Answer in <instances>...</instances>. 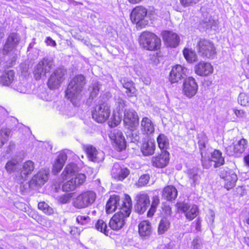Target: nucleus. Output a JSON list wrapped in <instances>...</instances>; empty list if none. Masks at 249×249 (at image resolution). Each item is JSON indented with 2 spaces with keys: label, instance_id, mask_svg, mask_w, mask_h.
Here are the masks:
<instances>
[{
  "label": "nucleus",
  "instance_id": "4be33fe9",
  "mask_svg": "<svg viewBox=\"0 0 249 249\" xmlns=\"http://www.w3.org/2000/svg\"><path fill=\"white\" fill-rule=\"evenodd\" d=\"M194 70L196 75L201 77H205L213 72V68L210 63L200 61L195 65Z\"/></svg>",
  "mask_w": 249,
  "mask_h": 249
},
{
  "label": "nucleus",
  "instance_id": "e433bc0d",
  "mask_svg": "<svg viewBox=\"0 0 249 249\" xmlns=\"http://www.w3.org/2000/svg\"><path fill=\"white\" fill-rule=\"evenodd\" d=\"M159 148L161 151H168L169 149V141L167 137L164 134H160L157 138Z\"/></svg>",
  "mask_w": 249,
  "mask_h": 249
},
{
  "label": "nucleus",
  "instance_id": "cd10ccee",
  "mask_svg": "<svg viewBox=\"0 0 249 249\" xmlns=\"http://www.w3.org/2000/svg\"><path fill=\"white\" fill-rule=\"evenodd\" d=\"M123 87L125 89V93L129 97H136L138 94V90L136 88L135 84L130 79L126 78H123L122 80Z\"/></svg>",
  "mask_w": 249,
  "mask_h": 249
},
{
  "label": "nucleus",
  "instance_id": "f3484780",
  "mask_svg": "<svg viewBox=\"0 0 249 249\" xmlns=\"http://www.w3.org/2000/svg\"><path fill=\"white\" fill-rule=\"evenodd\" d=\"M20 41V36L18 33H10L8 36L6 42L3 47L2 51L3 54L7 55L10 52L14 53Z\"/></svg>",
  "mask_w": 249,
  "mask_h": 249
},
{
  "label": "nucleus",
  "instance_id": "c03bdc74",
  "mask_svg": "<svg viewBox=\"0 0 249 249\" xmlns=\"http://www.w3.org/2000/svg\"><path fill=\"white\" fill-rule=\"evenodd\" d=\"M122 120L121 117L115 112H113L110 120L108 121L107 124L111 128L115 127L118 126Z\"/></svg>",
  "mask_w": 249,
  "mask_h": 249
},
{
  "label": "nucleus",
  "instance_id": "864d4df0",
  "mask_svg": "<svg viewBox=\"0 0 249 249\" xmlns=\"http://www.w3.org/2000/svg\"><path fill=\"white\" fill-rule=\"evenodd\" d=\"M238 102L243 106H246L248 103V98L245 94H240L238 98Z\"/></svg>",
  "mask_w": 249,
  "mask_h": 249
},
{
  "label": "nucleus",
  "instance_id": "a878e982",
  "mask_svg": "<svg viewBox=\"0 0 249 249\" xmlns=\"http://www.w3.org/2000/svg\"><path fill=\"white\" fill-rule=\"evenodd\" d=\"M151 223L148 220H143L138 224V233L142 239L149 237L152 233Z\"/></svg>",
  "mask_w": 249,
  "mask_h": 249
},
{
  "label": "nucleus",
  "instance_id": "37998d69",
  "mask_svg": "<svg viewBox=\"0 0 249 249\" xmlns=\"http://www.w3.org/2000/svg\"><path fill=\"white\" fill-rule=\"evenodd\" d=\"M37 208L46 215H51L54 213L53 209L44 201L38 203Z\"/></svg>",
  "mask_w": 249,
  "mask_h": 249
},
{
  "label": "nucleus",
  "instance_id": "0e129e2a",
  "mask_svg": "<svg viewBox=\"0 0 249 249\" xmlns=\"http://www.w3.org/2000/svg\"><path fill=\"white\" fill-rule=\"evenodd\" d=\"M155 55H156V56H157L158 57H160L161 56V55L160 54V53H156Z\"/></svg>",
  "mask_w": 249,
  "mask_h": 249
},
{
  "label": "nucleus",
  "instance_id": "9b49d317",
  "mask_svg": "<svg viewBox=\"0 0 249 249\" xmlns=\"http://www.w3.org/2000/svg\"><path fill=\"white\" fill-rule=\"evenodd\" d=\"M73 171V170L71 165H66L61 174V178L63 180L62 190L64 192H72L77 188L71 178V175Z\"/></svg>",
  "mask_w": 249,
  "mask_h": 249
},
{
  "label": "nucleus",
  "instance_id": "338daca9",
  "mask_svg": "<svg viewBox=\"0 0 249 249\" xmlns=\"http://www.w3.org/2000/svg\"><path fill=\"white\" fill-rule=\"evenodd\" d=\"M0 249H3V248H2V247H0Z\"/></svg>",
  "mask_w": 249,
  "mask_h": 249
},
{
  "label": "nucleus",
  "instance_id": "4468645a",
  "mask_svg": "<svg viewBox=\"0 0 249 249\" xmlns=\"http://www.w3.org/2000/svg\"><path fill=\"white\" fill-rule=\"evenodd\" d=\"M212 162H214V167L217 168L225 163V159L222 156V152L218 149H214L211 153L209 159L202 160V165L206 169H208L212 166Z\"/></svg>",
  "mask_w": 249,
  "mask_h": 249
},
{
  "label": "nucleus",
  "instance_id": "6e6552de",
  "mask_svg": "<svg viewBox=\"0 0 249 249\" xmlns=\"http://www.w3.org/2000/svg\"><path fill=\"white\" fill-rule=\"evenodd\" d=\"M66 71L63 68H56L51 74L47 82L49 89L53 90L58 88L65 80Z\"/></svg>",
  "mask_w": 249,
  "mask_h": 249
},
{
  "label": "nucleus",
  "instance_id": "423d86ee",
  "mask_svg": "<svg viewBox=\"0 0 249 249\" xmlns=\"http://www.w3.org/2000/svg\"><path fill=\"white\" fill-rule=\"evenodd\" d=\"M96 195L92 191H85L79 194L73 200V205L76 208L82 209L91 205L95 201Z\"/></svg>",
  "mask_w": 249,
  "mask_h": 249
},
{
  "label": "nucleus",
  "instance_id": "0eeeda50",
  "mask_svg": "<svg viewBox=\"0 0 249 249\" xmlns=\"http://www.w3.org/2000/svg\"><path fill=\"white\" fill-rule=\"evenodd\" d=\"M134 209L135 212L139 214L144 213L150 204V198L149 194L145 191H141L136 195Z\"/></svg>",
  "mask_w": 249,
  "mask_h": 249
},
{
  "label": "nucleus",
  "instance_id": "a18cd8bd",
  "mask_svg": "<svg viewBox=\"0 0 249 249\" xmlns=\"http://www.w3.org/2000/svg\"><path fill=\"white\" fill-rule=\"evenodd\" d=\"M10 135V131L6 129L0 130V149L6 143Z\"/></svg>",
  "mask_w": 249,
  "mask_h": 249
},
{
  "label": "nucleus",
  "instance_id": "7ed1b4c3",
  "mask_svg": "<svg viewBox=\"0 0 249 249\" xmlns=\"http://www.w3.org/2000/svg\"><path fill=\"white\" fill-rule=\"evenodd\" d=\"M196 48L199 56L203 59H213L217 53L214 43L205 38H199L198 39Z\"/></svg>",
  "mask_w": 249,
  "mask_h": 249
},
{
  "label": "nucleus",
  "instance_id": "4d7b16f0",
  "mask_svg": "<svg viewBox=\"0 0 249 249\" xmlns=\"http://www.w3.org/2000/svg\"><path fill=\"white\" fill-rule=\"evenodd\" d=\"M234 112L236 116L239 118H242L244 116L245 112L243 110L235 109Z\"/></svg>",
  "mask_w": 249,
  "mask_h": 249
},
{
  "label": "nucleus",
  "instance_id": "c9c22d12",
  "mask_svg": "<svg viewBox=\"0 0 249 249\" xmlns=\"http://www.w3.org/2000/svg\"><path fill=\"white\" fill-rule=\"evenodd\" d=\"M47 176L42 173H37L35 175L29 182L30 187H40L43 185L47 181Z\"/></svg>",
  "mask_w": 249,
  "mask_h": 249
},
{
  "label": "nucleus",
  "instance_id": "2f4dec72",
  "mask_svg": "<svg viewBox=\"0 0 249 249\" xmlns=\"http://www.w3.org/2000/svg\"><path fill=\"white\" fill-rule=\"evenodd\" d=\"M81 92L80 91L77 90V89H74V88L68 85L65 91V96L73 105H75L82 97Z\"/></svg>",
  "mask_w": 249,
  "mask_h": 249
},
{
  "label": "nucleus",
  "instance_id": "9d476101",
  "mask_svg": "<svg viewBox=\"0 0 249 249\" xmlns=\"http://www.w3.org/2000/svg\"><path fill=\"white\" fill-rule=\"evenodd\" d=\"M219 176L224 181V187L230 190L234 188L238 179L237 175L228 168H221L220 169Z\"/></svg>",
  "mask_w": 249,
  "mask_h": 249
},
{
  "label": "nucleus",
  "instance_id": "79ce46f5",
  "mask_svg": "<svg viewBox=\"0 0 249 249\" xmlns=\"http://www.w3.org/2000/svg\"><path fill=\"white\" fill-rule=\"evenodd\" d=\"M160 202V200L158 196H153L151 204H150V207L147 212L148 217H152L154 215Z\"/></svg>",
  "mask_w": 249,
  "mask_h": 249
},
{
  "label": "nucleus",
  "instance_id": "3c124183",
  "mask_svg": "<svg viewBox=\"0 0 249 249\" xmlns=\"http://www.w3.org/2000/svg\"><path fill=\"white\" fill-rule=\"evenodd\" d=\"M18 163L15 160L8 161L5 165V169L9 173H11L15 169L16 166Z\"/></svg>",
  "mask_w": 249,
  "mask_h": 249
},
{
  "label": "nucleus",
  "instance_id": "7c9ffc66",
  "mask_svg": "<svg viewBox=\"0 0 249 249\" xmlns=\"http://www.w3.org/2000/svg\"><path fill=\"white\" fill-rule=\"evenodd\" d=\"M155 141L153 139L151 138L144 140L141 147V151L145 156L152 155L155 153Z\"/></svg>",
  "mask_w": 249,
  "mask_h": 249
},
{
  "label": "nucleus",
  "instance_id": "a19ab883",
  "mask_svg": "<svg viewBox=\"0 0 249 249\" xmlns=\"http://www.w3.org/2000/svg\"><path fill=\"white\" fill-rule=\"evenodd\" d=\"M43 62H39L36 65L34 72L36 80H39L42 76H45L47 73Z\"/></svg>",
  "mask_w": 249,
  "mask_h": 249
},
{
  "label": "nucleus",
  "instance_id": "5fc2aeb1",
  "mask_svg": "<svg viewBox=\"0 0 249 249\" xmlns=\"http://www.w3.org/2000/svg\"><path fill=\"white\" fill-rule=\"evenodd\" d=\"M162 211L166 217L168 216H171L172 213V208L169 205L164 206L162 208Z\"/></svg>",
  "mask_w": 249,
  "mask_h": 249
},
{
  "label": "nucleus",
  "instance_id": "c756f323",
  "mask_svg": "<svg viewBox=\"0 0 249 249\" xmlns=\"http://www.w3.org/2000/svg\"><path fill=\"white\" fill-rule=\"evenodd\" d=\"M178 195L177 188L172 185L165 186L162 191L161 196L162 198L168 201L175 200Z\"/></svg>",
  "mask_w": 249,
  "mask_h": 249
},
{
  "label": "nucleus",
  "instance_id": "58836bf2",
  "mask_svg": "<svg viewBox=\"0 0 249 249\" xmlns=\"http://www.w3.org/2000/svg\"><path fill=\"white\" fill-rule=\"evenodd\" d=\"M171 225L170 222L166 217H163L160 221L158 227V233L161 235L164 234L170 228Z\"/></svg>",
  "mask_w": 249,
  "mask_h": 249
},
{
  "label": "nucleus",
  "instance_id": "f257e3e1",
  "mask_svg": "<svg viewBox=\"0 0 249 249\" xmlns=\"http://www.w3.org/2000/svg\"><path fill=\"white\" fill-rule=\"evenodd\" d=\"M132 210V200L128 194H125L121 201L119 211L115 213L110 218L109 226L111 230L118 231L125 224V219L130 216Z\"/></svg>",
  "mask_w": 249,
  "mask_h": 249
},
{
  "label": "nucleus",
  "instance_id": "ea45409f",
  "mask_svg": "<svg viewBox=\"0 0 249 249\" xmlns=\"http://www.w3.org/2000/svg\"><path fill=\"white\" fill-rule=\"evenodd\" d=\"M198 140L197 144L199 149L200 153L202 158L203 156L204 151L207 147V143L208 142V139L205 134H200L197 135Z\"/></svg>",
  "mask_w": 249,
  "mask_h": 249
},
{
  "label": "nucleus",
  "instance_id": "aec40b11",
  "mask_svg": "<svg viewBox=\"0 0 249 249\" xmlns=\"http://www.w3.org/2000/svg\"><path fill=\"white\" fill-rule=\"evenodd\" d=\"M161 35L164 44L167 47L174 48L178 46L180 38L177 34L171 31H163Z\"/></svg>",
  "mask_w": 249,
  "mask_h": 249
},
{
  "label": "nucleus",
  "instance_id": "bb28decb",
  "mask_svg": "<svg viewBox=\"0 0 249 249\" xmlns=\"http://www.w3.org/2000/svg\"><path fill=\"white\" fill-rule=\"evenodd\" d=\"M121 197L116 195H111L107 202L106 205V212L107 214L112 213L114 212L117 208L121 206L120 203Z\"/></svg>",
  "mask_w": 249,
  "mask_h": 249
},
{
  "label": "nucleus",
  "instance_id": "052dcab7",
  "mask_svg": "<svg viewBox=\"0 0 249 249\" xmlns=\"http://www.w3.org/2000/svg\"><path fill=\"white\" fill-rule=\"evenodd\" d=\"M132 4H136L142 2L143 0H127Z\"/></svg>",
  "mask_w": 249,
  "mask_h": 249
},
{
  "label": "nucleus",
  "instance_id": "bf43d9fd",
  "mask_svg": "<svg viewBox=\"0 0 249 249\" xmlns=\"http://www.w3.org/2000/svg\"><path fill=\"white\" fill-rule=\"evenodd\" d=\"M243 161L245 166L249 168V154L245 155L243 158Z\"/></svg>",
  "mask_w": 249,
  "mask_h": 249
},
{
  "label": "nucleus",
  "instance_id": "ddd939ff",
  "mask_svg": "<svg viewBox=\"0 0 249 249\" xmlns=\"http://www.w3.org/2000/svg\"><path fill=\"white\" fill-rule=\"evenodd\" d=\"M198 89V84L195 78L189 76L183 82L182 92L188 98H192L197 93Z\"/></svg>",
  "mask_w": 249,
  "mask_h": 249
},
{
  "label": "nucleus",
  "instance_id": "f8f14e48",
  "mask_svg": "<svg viewBox=\"0 0 249 249\" xmlns=\"http://www.w3.org/2000/svg\"><path fill=\"white\" fill-rule=\"evenodd\" d=\"M176 206L178 211L184 213L186 218L192 221L196 217L199 213V209L195 204L189 205L187 203L178 202Z\"/></svg>",
  "mask_w": 249,
  "mask_h": 249
},
{
  "label": "nucleus",
  "instance_id": "b1692460",
  "mask_svg": "<svg viewBox=\"0 0 249 249\" xmlns=\"http://www.w3.org/2000/svg\"><path fill=\"white\" fill-rule=\"evenodd\" d=\"M34 168V163L33 161L30 160L25 161L20 169L19 174L16 176V179L17 181L22 182L32 174Z\"/></svg>",
  "mask_w": 249,
  "mask_h": 249
},
{
  "label": "nucleus",
  "instance_id": "1a4fd4ad",
  "mask_svg": "<svg viewBox=\"0 0 249 249\" xmlns=\"http://www.w3.org/2000/svg\"><path fill=\"white\" fill-rule=\"evenodd\" d=\"M247 146V140L244 138H241L237 142H233L226 147L225 152L229 156L238 157L245 152Z\"/></svg>",
  "mask_w": 249,
  "mask_h": 249
},
{
  "label": "nucleus",
  "instance_id": "69168bd1",
  "mask_svg": "<svg viewBox=\"0 0 249 249\" xmlns=\"http://www.w3.org/2000/svg\"><path fill=\"white\" fill-rule=\"evenodd\" d=\"M75 229H77V228H76L74 227L73 229H71V234L72 233L73 231Z\"/></svg>",
  "mask_w": 249,
  "mask_h": 249
},
{
  "label": "nucleus",
  "instance_id": "5701e85b",
  "mask_svg": "<svg viewBox=\"0 0 249 249\" xmlns=\"http://www.w3.org/2000/svg\"><path fill=\"white\" fill-rule=\"evenodd\" d=\"M84 151L89 160L94 162H100L104 160V154L102 151H98L91 145H87Z\"/></svg>",
  "mask_w": 249,
  "mask_h": 249
},
{
  "label": "nucleus",
  "instance_id": "603ef678",
  "mask_svg": "<svg viewBox=\"0 0 249 249\" xmlns=\"http://www.w3.org/2000/svg\"><path fill=\"white\" fill-rule=\"evenodd\" d=\"M72 197L71 193L64 194L59 197L58 201L62 204H65L69 202Z\"/></svg>",
  "mask_w": 249,
  "mask_h": 249
},
{
  "label": "nucleus",
  "instance_id": "f03ea898",
  "mask_svg": "<svg viewBox=\"0 0 249 249\" xmlns=\"http://www.w3.org/2000/svg\"><path fill=\"white\" fill-rule=\"evenodd\" d=\"M138 42L142 49L150 52L158 51L161 47L160 38L154 33L147 31L140 34Z\"/></svg>",
  "mask_w": 249,
  "mask_h": 249
},
{
  "label": "nucleus",
  "instance_id": "2eb2a0df",
  "mask_svg": "<svg viewBox=\"0 0 249 249\" xmlns=\"http://www.w3.org/2000/svg\"><path fill=\"white\" fill-rule=\"evenodd\" d=\"M124 126L131 131H134L139 124V118L134 110H125L124 112Z\"/></svg>",
  "mask_w": 249,
  "mask_h": 249
},
{
  "label": "nucleus",
  "instance_id": "393cba45",
  "mask_svg": "<svg viewBox=\"0 0 249 249\" xmlns=\"http://www.w3.org/2000/svg\"><path fill=\"white\" fill-rule=\"evenodd\" d=\"M0 83L3 86H8L14 81L15 72L13 70L9 69L7 67H4L0 71Z\"/></svg>",
  "mask_w": 249,
  "mask_h": 249
},
{
  "label": "nucleus",
  "instance_id": "a211bd4d",
  "mask_svg": "<svg viewBox=\"0 0 249 249\" xmlns=\"http://www.w3.org/2000/svg\"><path fill=\"white\" fill-rule=\"evenodd\" d=\"M109 138L112 141L113 146L116 150L121 152L125 150L126 142L122 132H114L109 135Z\"/></svg>",
  "mask_w": 249,
  "mask_h": 249
},
{
  "label": "nucleus",
  "instance_id": "20e7f679",
  "mask_svg": "<svg viewBox=\"0 0 249 249\" xmlns=\"http://www.w3.org/2000/svg\"><path fill=\"white\" fill-rule=\"evenodd\" d=\"M111 113L110 105L105 101H102L95 105L91 110L93 120L99 124H103L109 119Z\"/></svg>",
  "mask_w": 249,
  "mask_h": 249
},
{
  "label": "nucleus",
  "instance_id": "72a5a7b5",
  "mask_svg": "<svg viewBox=\"0 0 249 249\" xmlns=\"http://www.w3.org/2000/svg\"><path fill=\"white\" fill-rule=\"evenodd\" d=\"M67 160V156L65 153L60 154L57 156L52 168V172L54 174H57L61 171Z\"/></svg>",
  "mask_w": 249,
  "mask_h": 249
},
{
  "label": "nucleus",
  "instance_id": "c85d7f7f",
  "mask_svg": "<svg viewBox=\"0 0 249 249\" xmlns=\"http://www.w3.org/2000/svg\"><path fill=\"white\" fill-rule=\"evenodd\" d=\"M67 165H71L73 171L71 174V178L73 181L74 185L77 188L83 185L86 182L87 177L84 174L76 173V165L73 163H70Z\"/></svg>",
  "mask_w": 249,
  "mask_h": 249
},
{
  "label": "nucleus",
  "instance_id": "dca6fc26",
  "mask_svg": "<svg viewBox=\"0 0 249 249\" xmlns=\"http://www.w3.org/2000/svg\"><path fill=\"white\" fill-rule=\"evenodd\" d=\"M170 160V153L168 151H160L151 158V163L155 168L162 169L169 164Z\"/></svg>",
  "mask_w": 249,
  "mask_h": 249
},
{
  "label": "nucleus",
  "instance_id": "e2e57ef3",
  "mask_svg": "<svg viewBox=\"0 0 249 249\" xmlns=\"http://www.w3.org/2000/svg\"><path fill=\"white\" fill-rule=\"evenodd\" d=\"M246 223L249 225V212L248 213V215L247 217L245 220Z\"/></svg>",
  "mask_w": 249,
  "mask_h": 249
},
{
  "label": "nucleus",
  "instance_id": "6ab92c4d",
  "mask_svg": "<svg viewBox=\"0 0 249 249\" xmlns=\"http://www.w3.org/2000/svg\"><path fill=\"white\" fill-rule=\"evenodd\" d=\"M130 171L127 167L118 163L113 164L111 170L112 178L117 181H123L130 174Z\"/></svg>",
  "mask_w": 249,
  "mask_h": 249
},
{
  "label": "nucleus",
  "instance_id": "680f3d73",
  "mask_svg": "<svg viewBox=\"0 0 249 249\" xmlns=\"http://www.w3.org/2000/svg\"><path fill=\"white\" fill-rule=\"evenodd\" d=\"M196 224V229L198 228H199L200 227V224H201V220L199 218H197L195 221Z\"/></svg>",
  "mask_w": 249,
  "mask_h": 249
},
{
  "label": "nucleus",
  "instance_id": "4c0bfd02",
  "mask_svg": "<svg viewBox=\"0 0 249 249\" xmlns=\"http://www.w3.org/2000/svg\"><path fill=\"white\" fill-rule=\"evenodd\" d=\"M182 53L185 60L190 63H193L197 60V56L195 52L191 49L184 48Z\"/></svg>",
  "mask_w": 249,
  "mask_h": 249
},
{
  "label": "nucleus",
  "instance_id": "39448f33",
  "mask_svg": "<svg viewBox=\"0 0 249 249\" xmlns=\"http://www.w3.org/2000/svg\"><path fill=\"white\" fill-rule=\"evenodd\" d=\"M148 13V9L142 5H138L134 7L130 13V19L132 24L137 28H145L148 24L146 20Z\"/></svg>",
  "mask_w": 249,
  "mask_h": 249
},
{
  "label": "nucleus",
  "instance_id": "13d9d810",
  "mask_svg": "<svg viewBox=\"0 0 249 249\" xmlns=\"http://www.w3.org/2000/svg\"><path fill=\"white\" fill-rule=\"evenodd\" d=\"M192 246L194 249H198L200 247V244L197 239H195L192 242Z\"/></svg>",
  "mask_w": 249,
  "mask_h": 249
},
{
  "label": "nucleus",
  "instance_id": "412c9836",
  "mask_svg": "<svg viewBox=\"0 0 249 249\" xmlns=\"http://www.w3.org/2000/svg\"><path fill=\"white\" fill-rule=\"evenodd\" d=\"M186 70V68L181 65L173 66L169 73V81L172 84L178 83L185 75Z\"/></svg>",
  "mask_w": 249,
  "mask_h": 249
},
{
  "label": "nucleus",
  "instance_id": "473e14b6",
  "mask_svg": "<svg viewBox=\"0 0 249 249\" xmlns=\"http://www.w3.org/2000/svg\"><path fill=\"white\" fill-rule=\"evenodd\" d=\"M85 84V77L82 74H78L74 76L68 85L81 92Z\"/></svg>",
  "mask_w": 249,
  "mask_h": 249
},
{
  "label": "nucleus",
  "instance_id": "de8ad7c7",
  "mask_svg": "<svg viewBox=\"0 0 249 249\" xmlns=\"http://www.w3.org/2000/svg\"><path fill=\"white\" fill-rule=\"evenodd\" d=\"M91 219L88 215H78L76 218V222L81 225L87 226L90 222Z\"/></svg>",
  "mask_w": 249,
  "mask_h": 249
},
{
  "label": "nucleus",
  "instance_id": "8fccbe9b",
  "mask_svg": "<svg viewBox=\"0 0 249 249\" xmlns=\"http://www.w3.org/2000/svg\"><path fill=\"white\" fill-rule=\"evenodd\" d=\"M201 0H179L180 4L184 7L193 6L198 3Z\"/></svg>",
  "mask_w": 249,
  "mask_h": 249
},
{
  "label": "nucleus",
  "instance_id": "09e8293b",
  "mask_svg": "<svg viewBox=\"0 0 249 249\" xmlns=\"http://www.w3.org/2000/svg\"><path fill=\"white\" fill-rule=\"evenodd\" d=\"M150 179V177L147 174L142 175L139 178L137 185L139 187H143L147 185Z\"/></svg>",
  "mask_w": 249,
  "mask_h": 249
},
{
  "label": "nucleus",
  "instance_id": "f704fd0d",
  "mask_svg": "<svg viewBox=\"0 0 249 249\" xmlns=\"http://www.w3.org/2000/svg\"><path fill=\"white\" fill-rule=\"evenodd\" d=\"M141 130L143 134L146 135H150L154 132V125L148 118H142L141 121Z\"/></svg>",
  "mask_w": 249,
  "mask_h": 249
},
{
  "label": "nucleus",
  "instance_id": "49530a36",
  "mask_svg": "<svg viewBox=\"0 0 249 249\" xmlns=\"http://www.w3.org/2000/svg\"><path fill=\"white\" fill-rule=\"evenodd\" d=\"M96 229L104 233L106 235H108V230L107 223L102 219H98L95 224Z\"/></svg>",
  "mask_w": 249,
  "mask_h": 249
},
{
  "label": "nucleus",
  "instance_id": "6e6d98bb",
  "mask_svg": "<svg viewBox=\"0 0 249 249\" xmlns=\"http://www.w3.org/2000/svg\"><path fill=\"white\" fill-rule=\"evenodd\" d=\"M45 43L48 46H51L53 47L56 46V42L50 36L46 37Z\"/></svg>",
  "mask_w": 249,
  "mask_h": 249
}]
</instances>
